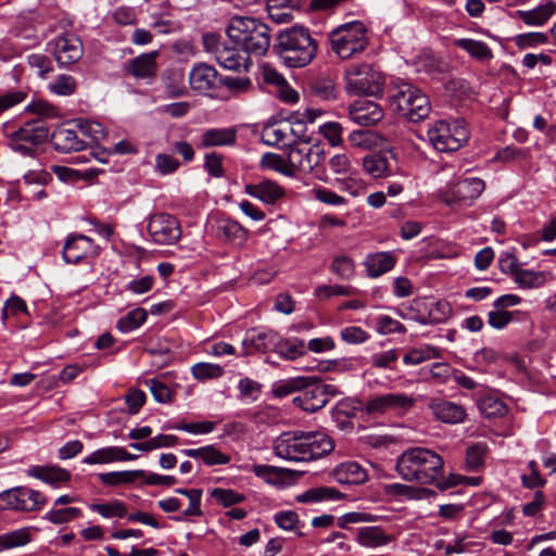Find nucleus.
<instances>
[{
	"label": "nucleus",
	"instance_id": "nucleus-1",
	"mask_svg": "<svg viewBox=\"0 0 556 556\" xmlns=\"http://www.w3.org/2000/svg\"><path fill=\"white\" fill-rule=\"evenodd\" d=\"M334 447L332 439L321 431H288L274 441L276 456L289 462H311L329 454Z\"/></svg>",
	"mask_w": 556,
	"mask_h": 556
},
{
	"label": "nucleus",
	"instance_id": "nucleus-2",
	"mask_svg": "<svg viewBox=\"0 0 556 556\" xmlns=\"http://www.w3.org/2000/svg\"><path fill=\"white\" fill-rule=\"evenodd\" d=\"M395 471L404 481L434 484L443 477L444 460L432 450L409 447L397 457Z\"/></svg>",
	"mask_w": 556,
	"mask_h": 556
},
{
	"label": "nucleus",
	"instance_id": "nucleus-3",
	"mask_svg": "<svg viewBox=\"0 0 556 556\" xmlns=\"http://www.w3.org/2000/svg\"><path fill=\"white\" fill-rule=\"evenodd\" d=\"M275 49L288 67L298 68L314 60L318 45L308 28L293 26L279 33Z\"/></svg>",
	"mask_w": 556,
	"mask_h": 556
},
{
	"label": "nucleus",
	"instance_id": "nucleus-4",
	"mask_svg": "<svg viewBox=\"0 0 556 556\" xmlns=\"http://www.w3.org/2000/svg\"><path fill=\"white\" fill-rule=\"evenodd\" d=\"M226 31L231 43L242 48L249 55L263 56L270 46L269 27L254 17L233 16Z\"/></svg>",
	"mask_w": 556,
	"mask_h": 556
},
{
	"label": "nucleus",
	"instance_id": "nucleus-5",
	"mask_svg": "<svg viewBox=\"0 0 556 556\" xmlns=\"http://www.w3.org/2000/svg\"><path fill=\"white\" fill-rule=\"evenodd\" d=\"M389 92L390 106L401 116L413 123L429 116L432 109L429 97L413 84L396 79Z\"/></svg>",
	"mask_w": 556,
	"mask_h": 556
},
{
	"label": "nucleus",
	"instance_id": "nucleus-6",
	"mask_svg": "<svg viewBox=\"0 0 556 556\" xmlns=\"http://www.w3.org/2000/svg\"><path fill=\"white\" fill-rule=\"evenodd\" d=\"M331 50L342 60L362 53L367 45V28L361 21H353L338 26L329 35Z\"/></svg>",
	"mask_w": 556,
	"mask_h": 556
},
{
	"label": "nucleus",
	"instance_id": "nucleus-7",
	"mask_svg": "<svg viewBox=\"0 0 556 556\" xmlns=\"http://www.w3.org/2000/svg\"><path fill=\"white\" fill-rule=\"evenodd\" d=\"M469 130L463 119L452 122L435 121L429 125L427 137L439 152H453L462 148L469 139Z\"/></svg>",
	"mask_w": 556,
	"mask_h": 556
},
{
	"label": "nucleus",
	"instance_id": "nucleus-8",
	"mask_svg": "<svg viewBox=\"0 0 556 556\" xmlns=\"http://www.w3.org/2000/svg\"><path fill=\"white\" fill-rule=\"evenodd\" d=\"M289 167L293 172L315 173L316 177L323 181L328 180L325 168L321 164L326 160L324 149L318 144L309 146L306 142L296 143L295 141L288 148Z\"/></svg>",
	"mask_w": 556,
	"mask_h": 556
},
{
	"label": "nucleus",
	"instance_id": "nucleus-9",
	"mask_svg": "<svg viewBox=\"0 0 556 556\" xmlns=\"http://www.w3.org/2000/svg\"><path fill=\"white\" fill-rule=\"evenodd\" d=\"M345 89L351 94L381 96L382 74L369 64L351 65L345 72Z\"/></svg>",
	"mask_w": 556,
	"mask_h": 556
},
{
	"label": "nucleus",
	"instance_id": "nucleus-10",
	"mask_svg": "<svg viewBox=\"0 0 556 556\" xmlns=\"http://www.w3.org/2000/svg\"><path fill=\"white\" fill-rule=\"evenodd\" d=\"M46 503L41 492L27 486H14L0 493V510L37 511Z\"/></svg>",
	"mask_w": 556,
	"mask_h": 556
},
{
	"label": "nucleus",
	"instance_id": "nucleus-11",
	"mask_svg": "<svg viewBox=\"0 0 556 556\" xmlns=\"http://www.w3.org/2000/svg\"><path fill=\"white\" fill-rule=\"evenodd\" d=\"M203 41L205 49L214 52L217 63L224 68L240 72L248 71L251 66L250 55L242 48L218 43L214 35H205Z\"/></svg>",
	"mask_w": 556,
	"mask_h": 556
},
{
	"label": "nucleus",
	"instance_id": "nucleus-12",
	"mask_svg": "<svg viewBox=\"0 0 556 556\" xmlns=\"http://www.w3.org/2000/svg\"><path fill=\"white\" fill-rule=\"evenodd\" d=\"M147 228L152 241L156 244H175L182 233L179 220L164 212L150 215Z\"/></svg>",
	"mask_w": 556,
	"mask_h": 556
},
{
	"label": "nucleus",
	"instance_id": "nucleus-13",
	"mask_svg": "<svg viewBox=\"0 0 556 556\" xmlns=\"http://www.w3.org/2000/svg\"><path fill=\"white\" fill-rule=\"evenodd\" d=\"M48 49L61 67L75 64L84 54L83 42L74 34H63L50 40Z\"/></svg>",
	"mask_w": 556,
	"mask_h": 556
},
{
	"label": "nucleus",
	"instance_id": "nucleus-14",
	"mask_svg": "<svg viewBox=\"0 0 556 556\" xmlns=\"http://www.w3.org/2000/svg\"><path fill=\"white\" fill-rule=\"evenodd\" d=\"M51 140L55 150L63 153L81 151L88 146V142L80 137L79 129H77L74 121L56 128L51 136Z\"/></svg>",
	"mask_w": 556,
	"mask_h": 556
},
{
	"label": "nucleus",
	"instance_id": "nucleus-15",
	"mask_svg": "<svg viewBox=\"0 0 556 556\" xmlns=\"http://www.w3.org/2000/svg\"><path fill=\"white\" fill-rule=\"evenodd\" d=\"M98 253L93 240L84 235H71L62 251L64 261L70 264H77L83 258L97 256Z\"/></svg>",
	"mask_w": 556,
	"mask_h": 556
},
{
	"label": "nucleus",
	"instance_id": "nucleus-16",
	"mask_svg": "<svg viewBox=\"0 0 556 556\" xmlns=\"http://www.w3.org/2000/svg\"><path fill=\"white\" fill-rule=\"evenodd\" d=\"M484 188L485 184L481 178H463L447 187L444 192L443 200L447 204H452L457 201H472L482 193Z\"/></svg>",
	"mask_w": 556,
	"mask_h": 556
},
{
	"label": "nucleus",
	"instance_id": "nucleus-17",
	"mask_svg": "<svg viewBox=\"0 0 556 556\" xmlns=\"http://www.w3.org/2000/svg\"><path fill=\"white\" fill-rule=\"evenodd\" d=\"M432 306L438 308L447 306L446 303L428 301L425 298H416L409 302L408 305L397 309L400 317L410 319L421 325H428L439 321V318L433 316Z\"/></svg>",
	"mask_w": 556,
	"mask_h": 556
},
{
	"label": "nucleus",
	"instance_id": "nucleus-18",
	"mask_svg": "<svg viewBox=\"0 0 556 556\" xmlns=\"http://www.w3.org/2000/svg\"><path fill=\"white\" fill-rule=\"evenodd\" d=\"M349 116L354 123L369 127L381 122L384 112L378 103L367 99H359L349 106Z\"/></svg>",
	"mask_w": 556,
	"mask_h": 556
},
{
	"label": "nucleus",
	"instance_id": "nucleus-19",
	"mask_svg": "<svg viewBox=\"0 0 556 556\" xmlns=\"http://www.w3.org/2000/svg\"><path fill=\"white\" fill-rule=\"evenodd\" d=\"M428 406L432 412L434 418L443 424H462L465 421L467 417V412L465 407L452 401L432 399Z\"/></svg>",
	"mask_w": 556,
	"mask_h": 556
},
{
	"label": "nucleus",
	"instance_id": "nucleus-20",
	"mask_svg": "<svg viewBox=\"0 0 556 556\" xmlns=\"http://www.w3.org/2000/svg\"><path fill=\"white\" fill-rule=\"evenodd\" d=\"M279 343V334L274 330H249L242 342L244 354H252L253 352L265 353L267 351H275Z\"/></svg>",
	"mask_w": 556,
	"mask_h": 556
},
{
	"label": "nucleus",
	"instance_id": "nucleus-21",
	"mask_svg": "<svg viewBox=\"0 0 556 556\" xmlns=\"http://www.w3.org/2000/svg\"><path fill=\"white\" fill-rule=\"evenodd\" d=\"M312 384L302 390V394L293 399V403L305 412L315 413L323 408L328 400L325 395V389L321 388L319 377H313Z\"/></svg>",
	"mask_w": 556,
	"mask_h": 556
},
{
	"label": "nucleus",
	"instance_id": "nucleus-22",
	"mask_svg": "<svg viewBox=\"0 0 556 556\" xmlns=\"http://www.w3.org/2000/svg\"><path fill=\"white\" fill-rule=\"evenodd\" d=\"M138 458V455L130 454L123 446H105L93 451L81 462L86 465H105L116 462H129Z\"/></svg>",
	"mask_w": 556,
	"mask_h": 556
},
{
	"label": "nucleus",
	"instance_id": "nucleus-23",
	"mask_svg": "<svg viewBox=\"0 0 556 556\" xmlns=\"http://www.w3.org/2000/svg\"><path fill=\"white\" fill-rule=\"evenodd\" d=\"M296 137L295 130L287 122L267 125L262 131V139L267 146L282 144L289 148Z\"/></svg>",
	"mask_w": 556,
	"mask_h": 556
},
{
	"label": "nucleus",
	"instance_id": "nucleus-24",
	"mask_svg": "<svg viewBox=\"0 0 556 556\" xmlns=\"http://www.w3.org/2000/svg\"><path fill=\"white\" fill-rule=\"evenodd\" d=\"M244 190L250 197L256 198L266 204H274L285 195L283 188L269 179L248 184Z\"/></svg>",
	"mask_w": 556,
	"mask_h": 556
},
{
	"label": "nucleus",
	"instance_id": "nucleus-25",
	"mask_svg": "<svg viewBox=\"0 0 556 556\" xmlns=\"http://www.w3.org/2000/svg\"><path fill=\"white\" fill-rule=\"evenodd\" d=\"M356 542L366 548H378L389 545L395 539L392 534L387 533L381 527L367 526L357 529Z\"/></svg>",
	"mask_w": 556,
	"mask_h": 556
},
{
	"label": "nucleus",
	"instance_id": "nucleus-26",
	"mask_svg": "<svg viewBox=\"0 0 556 556\" xmlns=\"http://www.w3.org/2000/svg\"><path fill=\"white\" fill-rule=\"evenodd\" d=\"M217 72L206 64L194 65L189 74L190 87L199 92H207L216 87Z\"/></svg>",
	"mask_w": 556,
	"mask_h": 556
},
{
	"label": "nucleus",
	"instance_id": "nucleus-27",
	"mask_svg": "<svg viewBox=\"0 0 556 556\" xmlns=\"http://www.w3.org/2000/svg\"><path fill=\"white\" fill-rule=\"evenodd\" d=\"M26 475L55 488L71 479L70 471L58 466H30L26 470Z\"/></svg>",
	"mask_w": 556,
	"mask_h": 556
},
{
	"label": "nucleus",
	"instance_id": "nucleus-28",
	"mask_svg": "<svg viewBox=\"0 0 556 556\" xmlns=\"http://www.w3.org/2000/svg\"><path fill=\"white\" fill-rule=\"evenodd\" d=\"M331 476L340 484H361L367 481V471L356 462L338 465Z\"/></svg>",
	"mask_w": 556,
	"mask_h": 556
},
{
	"label": "nucleus",
	"instance_id": "nucleus-29",
	"mask_svg": "<svg viewBox=\"0 0 556 556\" xmlns=\"http://www.w3.org/2000/svg\"><path fill=\"white\" fill-rule=\"evenodd\" d=\"M12 135H14L17 140H23L36 147L48 139L49 128L42 119H34L25 123Z\"/></svg>",
	"mask_w": 556,
	"mask_h": 556
},
{
	"label": "nucleus",
	"instance_id": "nucleus-30",
	"mask_svg": "<svg viewBox=\"0 0 556 556\" xmlns=\"http://www.w3.org/2000/svg\"><path fill=\"white\" fill-rule=\"evenodd\" d=\"M181 454L200 459L205 466L226 465L230 462V456L223 453L215 445H205L199 448H185Z\"/></svg>",
	"mask_w": 556,
	"mask_h": 556
},
{
	"label": "nucleus",
	"instance_id": "nucleus-31",
	"mask_svg": "<svg viewBox=\"0 0 556 556\" xmlns=\"http://www.w3.org/2000/svg\"><path fill=\"white\" fill-rule=\"evenodd\" d=\"M364 265L368 276L377 278L394 267L395 257L390 252L374 253L366 257Z\"/></svg>",
	"mask_w": 556,
	"mask_h": 556
},
{
	"label": "nucleus",
	"instance_id": "nucleus-32",
	"mask_svg": "<svg viewBox=\"0 0 556 556\" xmlns=\"http://www.w3.org/2000/svg\"><path fill=\"white\" fill-rule=\"evenodd\" d=\"M237 139V131L233 128H211L201 136L203 148L232 146Z\"/></svg>",
	"mask_w": 556,
	"mask_h": 556
},
{
	"label": "nucleus",
	"instance_id": "nucleus-33",
	"mask_svg": "<svg viewBox=\"0 0 556 556\" xmlns=\"http://www.w3.org/2000/svg\"><path fill=\"white\" fill-rule=\"evenodd\" d=\"M156 56L157 52L140 54L130 61L128 72L139 79L154 76L156 71Z\"/></svg>",
	"mask_w": 556,
	"mask_h": 556
},
{
	"label": "nucleus",
	"instance_id": "nucleus-34",
	"mask_svg": "<svg viewBox=\"0 0 556 556\" xmlns=\"http://www.w3.org/2000/svg\"><path fill=\"white\" fill-rule=\"evenodd\" d=\"M262 77L266 84H270L280 88V98L287 102L293 103L299 100V94L289 88L283 76L269 65L262 68Z\"/></svg>",
	"mask_w": 556,
	"mask_h": 556
},
{
	"label": "nucleus",
	"instance_id": "nucleus-35",
	"mask_svg": "<svg viewBox=\"0 0 556 556\" xmlns=\"http://www.w3.org/2000/svg\"><path fill=\"white\" fill-rule=\"evenodd\" d=\"M217 233L237 247H243L248 240V231L236 220L222 219L217 225Z\"/></svg>",
	"mask_w": 556,
	"mask_h": 556
},
{
	"label": "nucleus",
	"instance_id": "nucleus-36",
	"mask_svg": "<svg viewBox=\"0 0 556 556\" xmlns=\"http://www.w3.org/2000/svg\"><path fill=\"white\" fill-rule=\"evenodd\" d=\"M146 471L142 469L111 471L99 473V480L109 486L127 485L135 483L139 478L144 477Z\"/></svg>",
	"mask_w": 556,
	"mask_h": 556
},
{
	"label": "nucleus",
	"instance_id": "nucleus-37",
	"mask_svg": "<svg viewBox=\"0 0 556 556\" xmlns=\"http://www.w3.org/2000/svg\"><path fill=\"white\" fill-rule=\"evenodd\" d=\"M441 351L439 348L422 344L410 348L403 356V363L407 366H416L430 359L440 358Z\"/></svg>",
	"mask_w": 556,
	"mask_h": 556
},
{
	"label": "nucleus",
	"instance_id": "nucleus-38",
	"mask_svg": "<svg viewBox=\"0 0 556 556\" xmlns=\"http://www.w3.org/2000/svg\"><path fill=\"white\" fill-rule=\"evenodd\" d=\"M344 497V494L332 486H318L312 488L299 494L296 501L299 503H317L324 501H339Z\"/></svg>",
	"mask_w": 556,
	"mask_h": 556
},
{
	"label": "nucleus",
	"instance_id": "nucleus-39",
	"mask_svg": "<svg viewBox=\"0 0 556 556\" xmlns=\"http://www.w3.org/2000/svg\"><path fill=\"white\" fill-rule=\"evenodd\" d=\"M555 11V4L548 2L543 5L529 11L519 10L516 12L517 16L529 26H542L544 25Z\"/></svg>",
	"mask_w": 556,
	"mask_h": 556
},
{
	"label": "nucleus",
	"instance_id": "nucleus-40",
	"mask_svg": "<svg viewBox=\"0 0 556 556\" xmlns=\"http://www.w3.org/2000/svg\"><path fill=\"white\" fill-rule=\"evenodd\" d=\"M314 381L313 377H294L277 381L273 386V394L276 397H285L296 391H302Z\"/></svg>",
	"mask_w": 556,
	"mask_h": 556
},
{
	"label": "nucleus",
	"instance_id": "nucleus-41",
	"mask_svg": "<svg viewBox=\"0 0 556 556\" xmlns=\"http://www.w3.org/2000/svg\"><path fill=\"white\" fill-rule=\"evenodd\" d=\"M455 46L466 51L471 58L483 62L493 59V52L489 46L480 40L460 38L455 40Z\"/></svg>",
	"mask_w": 556,
	"mask_h": 556
},
{
	"label": "nucleus",
	"instance_id": "nucleus-42",
	"mask_svg": "<svg viewBox=\"0 0 556 556\" xmlns=\"http://www.w3.org/2000/svg\"><path fill=\"white\" fill-rule=\"evenodd\" d=\"M75 125L79 129L80 137L84 138L88 144L98 143L106 137V132L102 124L94 121L75 119Z\"/></svg>",
	"mask_w": 556,
	"mask_h": 556
},
{
	"label": "nucleus",
	"instance_id": "nucleus-43",
	"mask_svg": "<svg viewBox=\"0 0 556 556\" xmlns=\"http://www.w3.org/2000/svg\"><path fill=\"white\" fill-rule=\"evenodd\" d=\"M363 168L372 178L390 174L388 157L381 153L366 155L363 159Z\"/></svg>",
	"mask_w": 556,
	"mask_h": 556
},
{
	"label": "nucleus",
	"instance_id": "nucleus-44",
	"mask_svg": "<svg viewBox=\"0 0 556 556\" xmlns=\"http://www.w3.org/2000/svg\"><path fill=\"white\" fill-rule=\"evenodd\" d=\"M514 281L521 289H536L545 285L547 281V274L545 271L521 268L517 273Z\"/></svg>",
	"mask_w": 556,
	"mask_h": 556
},
{
	"label": "nucleus",
	"instance_id": "nucleus-45",
	"mask_svg": "<svg viewBox=\"0 0 556 556\" xmlns=\"http://www.w3.org/2000/svg\"><path fill=\"white\" fill-rule=\"evenodd\" d=\"M384 396L389 412H393L397 415L406 414L416 404V399L413 394L387 393Z\"/></svg>",
	"mask_w": 556,
	"mask_h": 556
},
{
	"label": "nucleus",
	"instance_id": "nucleus-46",
	"mask_svg": "<svg viewBox=\"0 0 556 556\" xmlns=\"http://www.w3.org/2000/svg\"><path fill=\"white\" fill-rule=\"evenodd\" d=\"M275 351L278 352L281 357L290 361H294L306 353L304 341L298 338L283 340L279 337V343Z\"/></svg>",
	"mask_w": 556,
	"mask_h": 556
},
{
	"label": "nucleus",
	"instance_id": "nucleus-47",
	"mask_svg": "<svg viewBox=\"0 0 556 556\" xmlns=\"http://www.w3.org/2000/svg\"><path fill=\"white\" fill-rule=\"evenodd\" d=\"M30 542V532L27 528L16 529L0 535V552L21 547Z\"/></svg>",
	"mask_w": 556,
	"mask_h": 556
},
{
	"label": "nucleus",
	"instance_id": "nucleus-48",
	"mask_svg": "<svg viewBox=\"0 0 556 556\" xmlns=\"http://www.w3.org/2000/svg\"><path fill=\"white\" fill-rule=\"evenodd\" d=\"M147 317L146 309L140 307L134 308L118 319L116 328L123 333L130 332L139 328L147 320Z\"/></svg>",
	"mask_w": 556,
	"mask_h": 556
},
{
	"label": "nucleus",
	"instance_id": "nucleus-49",
	"mask_svg": "<svg viewBox=\"0 0 556 556\" xmlns=\"http://www.w3.org/2000/svg\"><path fill=\"white\" fill-rule=\"evenodd\" d=\"M261 167L278 172L287 177H293V172L289 167V159L282 155L267 152L263 154L260 163Z\"/></svg>",
	"mask_w": 556,
	"mask_h": 556
},
{
	"label": "nucleus",
	"instance_id": "nucleus-50",
	"mask_svg": "<svg viewBox=\"0 0 556 556\" xmlns=\"http://www.w3.org/2000/svg\"><path fill=\"white\" fill-rule=\"evenodd\" d=\"M178 443V438L173 434H159L141 443H131L129 446L140 452H150L161 447H173Z\"/></svg>",
	"mask_w": 556,
	"mask_h": 556
},
{
	"label": "nucleus",
	"instance_id": "nucleus-51",
	"mask_svg": "<svg viewBox=\"0 0 556 556\" xmlns=\"http://www.w3.org/2000/svg\"><path fill=\"white\" fill-rule=\"evenodd\" d=\"M478 407L480 413L486 418L502 417L507 413L505 403L491 395L482 397L478 403Z\"/></svg>",
	"mask_w": 556,
	"mask_h": 556
},
{
	"label": "nucleus",
	"instance_id": "nucleus-52",
	"mask_svg": "<svg viewBox=\"0 0 556 556\" xmlns=\"http://www.w3.org/2000/svg\"><path fill=\"white\" fill-rule=\"evenodd\" d=\"M90 509L97 511L103 518H123L127 515V507L125 503L114 500L108 503H96L90 505Z\"/></svg>",
	"mask_w": 556,
	"mask_h": 556
},
{
	"label": "nucleus",
	"instance_id": "nucleus-53",
	"mask_svg": "<svg viewBox=\"0 0 556 556\" xmlns=\"http://www.w3.org/2000/svg\"><path fill=\"white\" fill-rule=\"evenodd\" d=\"M381 137L371 130H353L349 135V142L353 147L362 149H371L379 144Z\"/></svg>",
	"mask_w": 556,
	"mask_h": 556
},
{
	"label": "nucleus",
	"instance_id": "nucleus-54",
	"mask_svg": "<svg viewBox=\"0 0 556 556\" xmlns=\"http://www.w3.org/2000/svg\"><path fill=\"white\" fill-rule=\"evenodd\" d=\"M191 374L194 379L204 381L222 377L224 369L217 364L201 362L191 367Z\"/></svg>",
	"mask_w": 556,
	"mask_h": 556
},
{
	"label": "nucleus",
	"instance_id": "nucleus-55",
	"mask_svg": "<svg viewBox=\"0 0 556 556\" xmlns=\"http://www.w3.org/2000/svg\"><path fill=\"white\" fill-rule=\"evenodd\" d=\"M276 525L286 531H294L298 536H304V533L300 531V519L295 511L283 510L279 511L274 516Z\"/></svg>",
	"mask_w": 556,
	"mask_h": 556
},
{
	"label": "nucleus",
	"instance_id": "nucleus-56",
	"mask_svg": "<svg viewBox=\"0 0 556 556\" xmlns=\"http://www.w3.org/2000/svg\"><path fill=\"white\" fill-rule=\"evenodd\" d=\"M328 167L330 172L340 178L353 175V165L349 156L344 153H337L329 157Z\"/></svg>",
	"mask_w": 556,
	"mask_h": 556
},
{
	"label": "nucleus",
	"instance_id": "nucleus-57",
	"mask_svg": "<svg viewBox=\"0 0 556 556\" xmlns=\"http://www.w3.org/2000/svg\"><path fill=\"white\" fill-rule=\"evenodd\" d=\"M48 89L58 96H71L76 90V80L71 75L62 74L48 85Z\"/></svg>",
	"mask_w": 556,
	"mask_h": 556
},
{
	"label": "nucleus",
	"instance_id": "nucleus-58",
	"mask_svg": "<svg viewBox=\"0 0 556 556\" xmlns=\"http://www.w3.org/2000/svg\"><path fill=\"white\" fill-rule=\"evenodd\" d=\"M81 516V510L77 507H67L59 509H50L46 513L43 519L54 523L61 525L70 522Z\"/></svg>",
	"mask_w": 556,
	"mask_h": 556
},
{
	"label": "nucleus",
	"instance_id": "nucleus-59",
	"mask_svg": "<svg viewBox=\"0 0 556 556\" xmlns=\"http://www.w3.org/2000/svg\"><path fill=\"white\" fill-rule=\"evenodd\" d=\"M211 496L225 507L242 503L245 496L231 489L215 488L211 491Z\"/></svg>",
	"mask_w": 556,
	"mask_h": 556
},
{
	"label": "nucleus",
	"instance_id": "nucleus-60",
	"mask_svg": "<svg viewBox=\"0 0 556 556\" xmlns=\"http://www.w3.org/2000/svg\"><path fill=\"white\" fill-rule=\"evenodd\" d=\"M330 268L333 274L342 279H350L355 273L354 262L345 255L336 256Z\"/></svg>",
	"mask_w": 556,
	"mask_h": 556
},
{
	"label": "nucleus",
	"instance_id": "nucleus-61",
	"mask_svg": "<svg viewBox=\"0 0 556 556\" xmlns=\"http://www.w3.org/2000/svg\"><path fill=\"white\" fill-rule=\"evenodd\" d=\"M147 387L152 393L154 400L159 403H169L173 400V392L170 389L159 379H149L146 381Z\"/></svg>",
	"mask_w": 556,
	"mask_h": 556
},
{
	"label": "nucleus",
	"instance_id": "nucleus-62",
	"mask_svg": "<svg viewBox=\"0 0 556 556\" xmlns=\"http://www.w3.org/2000/svg\"><path fill=\"white\" fill-rule=\"evenodd\" d=\"M377 331L380 334L404 333L405 326L389 315H381L377 319Z\"/></svg>",
	"mask_w": 556,
	"mask_h": 556
},
{
	"label": "nucleus",
	"instance_id": "nucleus-63",
	"mask_svg": "<svg viewBox=\"0 0 556 556\" xmlns=\"http://www.w3.org/2000/svg\"><path fill=\"white\" fill-rule=\"evenodd\" d=\"M340 337L346 344H362L369 339L366 330L358 326H348L340 330Z\"/></svg>",
	"mask_w": 556,
	"mask_h": 556
},
{
	"label": "nucleus",
	"instance_id": "nucleus-64",
	"mask_svg": "<svg viewBox=\"0 0 556 556\" xmlns=\"http://www.w3.org/2000/svg\"><path fill=\"white\" fill-rule=\"evenodd\" d=\"M312 194L314 199L328 205L341 206L346 203V200L343 197L327 188H315L312 190Z\"/></svg>",
	"mask_w": 556,
	"mask_h": 556
}]
</instances>
